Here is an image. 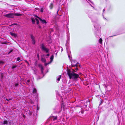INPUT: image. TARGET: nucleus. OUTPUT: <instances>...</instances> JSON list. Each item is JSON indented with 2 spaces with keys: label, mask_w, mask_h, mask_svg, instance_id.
<instances>
[{
  "label": "nucleus",
  "mask_w": 125,
  "mask_h": 125,
  "mask_svg": "<svg viewBox=\"0 0 125 125\" xmlns=\"http://www.w3.org/2000/svg\"><path fill=\"white\" fill-rule=\"evenodd\" d=\"M31 114H32V113H31V112L30 113V115H31Z\"/></svg>",
  "instance_id": "4c0bfd02"
},
{
  "label": "nucleus",
  "mask_w": 125,
  "mask_h": 125,
  "mask_svg": "<svg viewBox=\"0 0 125 125\" xmlns=\"http://www.w3.org/2000/svg\"><path fill=\"white\" fill-rule=\"evenodd\" d=\"M30 82V80H27V82H26V83L27 84H28Z\"/></svg>",
  "instance_id": "b1692460"
},
{
  "label": "nucleus",
  "mask_w": 125,
  "mask_h": 125,
  "mask_svg": "<svg viewBox=\"0 0 125 125\" xmlns=\"http://www.w3.org/2000/svg\"><path fill=\"white\" fill-rule=\"evenodd\" d=\"M94 28H96L95 26H94Z\"/></svg>",
  "instance_id": "58836bf2"
},
{
  "label": "nucleus",
  "mask_w": 125,
  "mask_h": 125,
  "mask_svg": "<svg viewBox=\"0 0 125 125\" xmlns=\"http://www.w3.org/2000/svg\"><path fill=\"white\" fill-rule=\"evenodd\" d=\"M20 60V58L19 57H18L17 58V61H19Z\"/></svg>",
  "instance_id": "5701e85b"
},
{
  "label": "nucleus",
  "mask_w": 125,
  "mask_h": 125,
  "mask_svg": "<svg viewBox=\"0 0 125 125\" xmlns=\"http://www.w3.org/2000/svg\"><path fill=\"white\" fill-rule=\"evenodd\" d=\"M53 7V4L52 3H51L49 6V7L50 9H52Z\"/></svg>",
  "instance_id": "f8f14e48"
},
{
  "label": "nucleus",
  "mask_w": 125,
  "mask_h": 125,
  "mask_svg": "<svg viewBox=\"0 0 125 125\" xmlns=\"http://www.w3.org/2000/svg\"><path fill=\"white\" fill-rule=\"evenodd\" d=\"M105 10V9H104L103 10V12H104Z\"/></svg>",
  "instance_id": "f704fd0d"
},
{
  "label": "nucleus",
  "mask_w": 125,
  "mask_h": 125,
  "mask_svg": "<svg viewBox=\"0 0 125 125\" xmlns=\"http://www.w3.org/2000/svg\"><path fill=\"white\" fill-rule=\"evenodd\" d=\"M54 58V56L52 55L51 57L50 58V63H51V62H52L53 61V60Z\"/></svg>",
  "instance_id": "9b49d317"
},
{
  "label": "nucleus",
  "mask_w": 125,
  "mask_h": 125,
  "mask_svg": "<svg viewBox=\"0 0 125 125\" xmlns=\"http://www.w3.org/2000/svg\"><path fill=\"white\" fill-rule=\"evenodd\" d=\"M30 36L32 43L34 45L36 43L35 37L32 35H31Z\"/></svg>",
  "instance_id": "39448f33"
},
{
  "label": "nucleus",
  "mask_w": 125,
  "mask_h": 125,
  "mask_svg": "<svg viewBox=\"0 0 125 125\" xmlns=\"http://www.w3.org/2000/svg\"><path fill=\"white\" fill-rule=\"evenodd\" d=\"M2 44H6V43L5 42H2Z\"/></svg>",
  "instance_id": "473e14b6"
},
{
  "label": "nucleus",
  "mask_w": 125,
  "mask_h": 125,
  "mask_svg": "<svg viewBox=\"0 0 125 125\" xmlns=\"http://www.w3.org/2000/svg\"><path fill=\"white\" fill-rule=\"evenodd\" d=\"M15 86L16 87H17L18 85V84L17 83H16L15 84Z\"/></svg>",
  "instance_id": "393cba45"
},
{
  "label": "nucleus",
  "mask_w": 125,
  "mask_h": 125,
  "mask_svg": "<svg viewBox=\"0 0 125 125\" xmlns=\"http://www.w3.org/2000/svg\"><path fill=\"white\" fill-rule=\"evenodd\" d=\"M72 63V66L73 67L75 66L77 67L79 65V63L77 62L75 60H72V61L71 60Z\"/></svg>",
  "instance_id": "20e7f679"
},
{
  "label": "nucleus",
  "mask_w": 125,
  "mask_h": 125,
  "mask_svg": "<svg viewBox=\"0 0 125 125\" xmlns=\"http://www.w3.org/2000/svg\"><path fill=\"white\" fill-rule=\"evenodd\" d=\"M26 62H27V63H28V62L27 61H26Z\"/></svg>",
  "instance_id": "ea45409f"
},
{
  "label": "nucleus",
  "mask_w": 125,
  "mask_h": 125,
  "mask_svg": "<svg viewBox=\"0 0 125 125\" xmlns=\"http://www.w3.org/2000/svg\"><path fill=\"white\" fill-rule=\"evenodd\" d=\"M37 110H38L39 109V107H38V106H37Z\"/></svg>",
  "instance_id": "c756f323"
},
{
  "label": "nucleus",
  "mask_w": 125,
  "mask_h": 125,
  "mask_svg": "<svg viewBox=\"0 0 125 125\" xmlns=\"http://www.w3.org/2000/svg\"><path fill=\"white\" fill-rule=\"evenodd\" d=\"M8 124V122L7 120L4 121L3 122V124L4 125H7Z\"/></svg>",
  "instance_id": "ddd939ff"
},
{
  "label": "nucleus",
  "mask_w": 125,
  "mask_h": 125,
  "mask_svg": "<svg viewBox=\"0 0 125 125\" xmlns=\"http://www.w3.org/2000/svg\"><path fill=\"white\" fill-rule=\"evenodd\" d=\"M68 57L69 58V59L70 60H71V58L70 56L69 55H68Z\"/></svg>",
  "instance_id": "c85d7f7f"
},
{
  "label": "nucleus",
  "mask_w": 125,
  "mask_h": 125,
  "mask_svg": "<svg viewBox=\"0 0 125 125\" xmlns=\"http://www.w3.org/2000/svg\"><path fill=\"white\" fill-rule=\"evenodd\" d=\"M93 8H94V7H93Z\"/></svg>",
  "instance_id": "79ce46f5"
},
{
  "label": "nucleus",
  "mask_w": 125,
  "mask_h": 125,
  "mask_svg": "<svg viewBox=\"0 0 125 125\" xmlns=\"http://www.w3.org/2000/svg\"><path fill=\"white\" fill-rule=\"evenodd\" d=\"M50 55V54L49 53L47 54L46 55H45V56H48Z\"/></svg>",
  "instance_id": "a878e982"
},
{
  "label": "nucleus",
  "mask_w": 125,
  "mask_h": 125,
  "mask_svg": "<svg viewBox=\"0 0 125 125\" xmlns=\"http://www.w3.org/2000/svg\"><path fill=\"white\" fill-rule=\"evenodd\" d=\"M76 70H77L78 69V68H77V67H76Z\"/></svg>",
  "instance_id": "72a5a7b5"
},
{
  "label": "nucleus",
  "mask_w": 125,
  "mask_h": 125,
  "mask_svg": "<svg viewBox=\"0 0 125 125\" xmlns=\"http://www.w3.org/2000/svg\"><path fill=\"white\" fill-rule=\"evenodd\" d=\"M14 15L17 16H21L22 15L19 13H15L13 14L12 13H10L5 15V16L8 18H13L14 17Z\"/></svg>",
  "instance_id": "7ed1b4c3"
},
{
  "label": "nucleus",
  "mask_w": 125,
  "mask_h": 125,
  "mask_svg": "<svg viewBox=\"0 0 125 125\" xmlns=\"http://www.w3.org/2000/svg\"><path fill=\"white\" fill-rule=\"evenodd\" d=\"M81 112L82 113V114H83V112H84V111H81Z\"/></svg>",
  "instance_id": "2f4dec72"
},
{
  "label": "nucleus",
  "mask_w": 125,
  "mask_h": 125,
  "mask_svg": "<svg viewBox=\"0 0 125 125\" xmlns=\"http://www.w3.org/2000/svg\"><path fill=\"white\" fill-rule=\"evenodd\" d=\"M37 18H39V19L40 20V21L41 22L42 24H46L47 23V22L46 21L44 20H42L39 17H37Z\"/></svg>",
  "instance_id": "0eeeda50"
},
{
  "label": "nucleus",
  "mask_w": 125,
  "mask_h": 125,
  "mask_svg": "<svg viewBox=\"0 0 125 125\" xmlns=\"http://www.w3.org/2000/svg\"><path fill=\"white\" fill-rule=\"evenodd\" d=\"M12 52V50H11L10 51V52H9L8 53V54H9L11 52Z\"/></svg>",
  "instance_id": "cd10ccee"
},
{
  "label": "nucleus",
  "mask_w": 125,
  "mask_h": 125,
  "mask_svg": "<svg viewBox=\"0 0 125 125\" xmlns=\"http://www.w3.org/2000/svg\"><path fill=\"white\" fill-rule=\"evenodd\" d=\"M4 62H3L1 61H0V65L3 64Z\"/></svg>",
  "instance_id": "4be33fe9"
},
{
  "label": "nucleus",
  "mask_w": 125,
  "mask_h": 125,
  "mask_svg": "<svg viewBox=\"0 0 125 125\" xmlns=\"http://www.w3.org/2000/svg\"><path fill=\"white\" fill-rule=\"evenodd\" d=\"M17 67L16 65H13L12 66V69H13L14 68L16 67Z\"/></svg>",
  "instance_id": "a211bd4d"
},
{
  "label": "nucleus",
  "mask_w": 125,
  "mask_h": 125,
  "mask_svg": "<svg viewBox=\"0 0 125 125\" xmlns=\"http://www.w3.org/2000/svg\"><path fill=\"white\" fill-rule=\"evenodd\" d=\"M16 24H15V23H14V24H12V25H16Z\"/></svg>",
  "instance_id": "e433bc0d"
},
{
  "label": "nucleus",
  "mask_w": 125,
  "mask_h": 125,
  "mask_svg": "<svg viewBox=\"0 0 125 125\" xmlns=\"http://www.w3.org/2000/svg\"><path fill=\"white\" fill-rule=\"evenodd\" d=\"M67 72V74L70 79H72L73 81H77L78 78H80L78 74L74 73L73 72H71L70 69H68Z\"/></svg>",
  "instance_id": "f257e3e1"
},
{
  "label": "nucleus",
  "mask_w": 125,
  "mask_h": 125,
  "mask_svg": "<svg viewBox=\"0 0 125 125\" xmlns=\"http://www.w3.org/2000/svg\"><path fill=\"white\" fill-rule=\"evenodd\" d=\"M96 36V37H97V36Z\"/></svg>",
  "instance_id": "37998d69"
},
{
  "label": "nucleus",
  "mask_w": 125,
  "mask_h": 125,
  "mask_svg": "<svg viewBox=\"0 0 125 125\" xmlns=\"http://www.w3.org/2000/svg\"><path fill=\"white\" fill-rule=\"evenodd\" d=\"M41 61H42L43 62H45L46 61V60L44 58H41Z\"/></svg>",
  "instance_id": "2eb2a0df"
},
{
  "label": "nucleus",
  "mask_w": 125,
  "mask_h": 125,
  "mask_svg": "<svg viewBox=\"0 0 125 125\" xmlns=\"http://www.w3.org/2000/svg\"><path fill=\"white\" fill-rule=\"evenodd\" d=\"M35 20H36L37 21V24H38L39 22L38 20L37 19H35Z\"/></svg>",
  "instance_id": "6ab92c4d"
},
{
  "label": "nucleus",
  "mask_w": 125,
  "mask_h": 125,
  "mask_svg": "<svg viewBox=\"0 0 125 125\" xmlns=\"http://www.w3.org/2000/svg\"><path fill=\"white\" fill-rule=\"evenodd\" d=\"M61 75H59L57 77V83H58L59 81L60 80V79L61 78Z\"/></svg>",
  "instance_id": "1a4fd4ad"
},
{
  "label": "nucleus",
  "mask_w": 125,
  "mask_h": 125,
  "mask_svg": "<svg viewBox=\"0 0 125 125\" xmlns=\"http://www.w3.org/2000/svg\"><path fill=\"white\" fill-rule=\"evenodd\" d=\"M40 46V48L42 51L45 52L46 53H49L50 50L48 48L46 47L43 43H41Z\"/></svg>",
  "instance_id": "f03ea898"
},
{
  "label": "nucleus",
  "mask_w": 125,
  "mask_h": 125,
  "mask_svg": "<svg viewBox=\"0 0 125 125\" xmlns=\"http://www.w3.org/2000/svg\"><path fill=\"white\" fill-rule=\"evenodd\" d=\"M33 93L34 94H36L37 90L35 88H34L33 89Z\"/></svg>",
  "instance_id": "4468645a"
},
{
  "label": "nucleus",
  "mask_w": 125,
  "mask_h": 125,
  "mask_svg": "<svg viewBox=\"0 0 125 125\" xmlns=\"http://www.w3.org/2000/svg\"><path fill=\"white\" fill-rule=\"evenodd\" d=\"M11 100V99H10L9 100H8V99H6V100L7 101H9V100Z\"/></svg>",
  "instance_id": "7c9ffc66"
},
{
  "label": "nucleus",
  "mask_w": 125,
  "mask_h": 125,
  "mask_svg": "<svg viewBox=\"0 0 125 125\" xmlns=\"http://www.w3.org/2000/svg\"><path fill=\"white\" fill-rule=\"evenodd\" d=\"M50 63V62H49V63H45V66H47V65L49 64H50V63Z\"/></svg>",
  "instance_id": "412c9836"
},
{
  "label": "nucleus",
  "mask_w": 125,
  "mask_h": 125,
  "mask_svg": "<svg viewBox=\"0 0 125 125\" xmlns=\"http://www.w3.org/2000/svg\"><path fill=\"white\" fill-rule=\"evenodd\" d=\"M62 50H63L62 49Z\"/></svg>",
  "instance_id": "a19ab883"
},
{
  "label": "nucleus",
  "mask_w": 125,
  "mask_h": 125,
  "mask_svg": "<svg viewBox=\"0 0 125 125\" xmlns=\"http://www.w3.org/2000/svg\"><path fill=\"white\" fill-rule=\"evenodd\" d=\"M57 116H52V117L51 119L53 121H55V122H58L57 121Z\"/></svg>",
  "instance_id": "423d86ee"
},
{
  "label": "nucleus",
  "mask_w": 125,
  "mask_h": 125,
  "mask_svg": "<svg viewBox=\"0 0 125 125\" xmlns=\"http://www.w3.org/2000/svg\"><path fill=\"white\" fill-rule=\"evenodd\" d=\"M102 40L101 38H100L99 40V43L101 44H102Z\"/></svg>",
  "instance_id": "f3484780"
},
{
  "label": "nucleus",
  "mask_w": 125,
  "mask_h": 125,
  "mask_svg": "<svg viewBox=\"0 0 125 125\" xmlns=\"http://www.w3.org/2000/svg\"><path fill=\"white\" fill-rule=\"evenodd\" d=\"M31 19L32 23H34L35 22V19L33 18H32Z\"/></svg>",
  "instance_id": "dca6fc26"
},
{
  "label": "nucleus",
  "mask_w": 125,
  "mask_h": 125,
  "mask_svg": "<svg viewBox=\"0 0 125 125\" xmlns=\"http://www.w3.org/2000/svg\"><path fill=\"white\" fill-rule=\"evenodd\" d=\"M100 36L101 35V33H99V34L98 36Z\"/></svg>",
  "instance_id": "c9c22d12"
},
{
  "label": "nucleus",
  "mask_w": 125,
  "mask_h": 125,
  "mask_svg": "<svg viewBox=\"0 0 125 125\" xmlns=\"http://www.w3.org/2000/svg\"><path fill=\"white\" fill-rule=\"evenodd\" d=\"M43 11V9L42 8H41L40 10V11L41 12H42Z\"/></svg>",
  "instance_id": "aec40b11"
},
{
  "label": "nucleus",
  "mask_w": 125,
  "mask_h": 125,
  "mask_svg": "<svg viewBox=\"0 0 125 125\" xmlns=\"http://www.w3.org/2000/svg\"><path fill=\"white\" fill-rule=\"evenodd\" d=\"M58 11H59V10H58L57 11V14L58 15H59V16H61V15H59V14H58Z\"/></svg>",
  "instance_id": "bb28decb"
},
{
  "label": "nucleus",
  "mask_w": 125,
  "mask_h": 125,
  "mask_svg": "<svg viewBox=\"0 0 125 125\" xmlns=\"http://www.w3.org/2000/svg\"><path fill=\"white\" fill-rule=\"evenodd\" d=\"M38 66L41 69V73H42L43 74L44 70V68L43 66L41 64H39L38 65Z\"/></svg>",
  "instance_id": "6e6552de"
},
{
  "label": "nucleus",
  "mask_w": 125,
  "mask_h": 125,
  "mask_svg": "<svg viewBox=\"0 0 125 125\" xmlns=\"http://www.w3.org/2000/svg\"><path fill=\"white\" fill-rule=\"evenodd\" d=\"M10 34L12 36L14 37H16L17 36V35L16 34L14 33L13 32H10Z\"/></svg>",
  "instance_id": "9d476101"
}]
</instances>
